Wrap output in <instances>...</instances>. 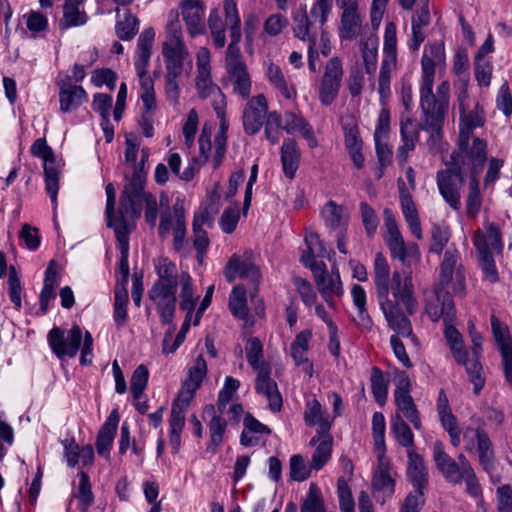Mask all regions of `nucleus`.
Masks as SVG:
<instances>
[{
	"label": "nucleus",
	"instance_id": "2f4dec72",
	"mask_svg": "<svg viewBox=\"0 0 512 512\" xmlns=\"http://www.w3.org/2000/svg\"><path fill=\"white\" fill-rule=\"evenodd\" d=\"M483 244L484 251L488 255L501 254L503 251V243L501 240V232L495 224H489L486 231L478 229L473 236V244L479 256L478 244Z\"/></svg>",
	"mask_w": 512,
	"mask_h": 512
},
{
	"label": "nucleus",
	"instance_id": "052dcab7",
	"mask_svg": "<svg viewBox=\"0 0 512 512\" xmlns=\"http://www.w3.org/2000/svg\"><path fill=\"white\" fill-rule=\"evenodd\" d=\"M321 215L326 226L333 230L342 228L348 221L344 208L333 201H329L323 207Z\"/></svg>",
	"mask_w": 512,
	"mask_h": 512
},
{
	"label": "nucleus",
	"instance_id": "774afa93",
	"mask_svg": "<svg viewBox=\"0 0 512 512\" xmlns=\"http://www.w3.org/2000/svg\"><path fill=\"white\" fill-rule=\"evenodd\" d=\"M301 512H326L322 492L314 483L310 484L309 490L302 501Z\"/></svg>",
	"mask_w": 512,
	"mask_h": 512
},
{
	"label": "nucleus",
	"instance_id": "c85d7f7f",
	"mask_svg": "<svg viewBox=\"0 0 512 512\" xmlns=\"http://www.w3.org/2000/svg\"><path fill=\"white\" fill-rule=\"evenodd\" d=\"M270 370L258 372L255 389L258 394L267 399L271 411L279 412L283 405L282 396L278 390L277 383L270 377Z\"/></svg>",
	"mask_w": 512,
	"mask_h": 512
},
{
	"label": "nucleus",
	"instance_id": "20e7f679",
	"mask_svg": "<svg viewBox=\"0 0 512 512\" xmlns=\"http://www.w3.org/2000/svg\"><path fill=\"white\" fill-rule=\"evenodd\" d=\"M450 85L442 81L436 89V97L425 99L420 97L421 117L417 129L431 132L427 143L430 149L436 150L442 138V127L449 107Z\"/></svg>",
	"mask_w": 512,
	"mask_h": 512
},
{
	"label": "nucleus",
	"instance_id": "ddd939ff",
	"mask_svg": "<svg viewBox=\"0 0 512 512\" xmlns=\"http://www.w3.org/2000/svg\"><path fill=\"white\" fill-rule=\"evenodd\" d=\"M30 151L33 156L43 160L45 189L49 195L52 204L57 202V193L59 189V171L55 166L53 151L44 138H38L31 145Z\"/></svg>",
	"mask_w": 512,
	"mask_h": 512
},
{
	"label": "nucleus",
	"instance_id": "7ed1b4c3",
	"mask_svg": "<svg viewBox=\"0 0 512 512\" xmlns=\"http://www.w3.org/2000/svg\"><path fill=\"white\" fill-rule=\"evenodd\" d=\"M433 460L437 469L447 482L453 485H466V492L473 498L482 495V488L477 479L476 473L464 454H459L457 461L448 455L441 442L433 445Z\"/></svg>",
	"mask_w": 512,
	"mask_h": 512
},
{
	"label": "nucleus",
	"instance_id": "c9c22d12",
	"mask_svg": "<svg viewBox=\"0 0 512 512\" xmlns=\"http://www.w3.org/2000/svg\"><path fill=\"white\" fill-rule=\"evenodd\" d=\"M400 135L402 144L397 149L396 159L400 165H404L409 158V153L415 149L419 141V131L412 119L407 118L401 121Z\"/></svg>",
	"mask_w": 512,
	"mask_h": 512
},
{
	"label": "nucleus",
	"instance_id": "f257e3e1",
	"mask_svg": "<svg viewBox=\"0 0 512 512\" xmlns=\"http://www.w3.org/2000/svg\"><path fill=\"white\" fill-rule=\"evenodd\" d=\"M458 259L457 250H446L440 268V288L435 290L433 299L428 300L425 307V312L432 321L443 318L444 322L448 323L454 319V302L449 289L455 294H462L465 289V275L457 265Z\"/></svg>",
	"mask_w": 512,
	"mask_h": 512
},
{
	"label": "nucleus",
	"instance_id": "0e129e2a",
	"mask_svg": "<svg viewBox=\"0 0 512 512\" xmlns=\"http://www.w3.org/2000/svg\"><path fill=\"white\" fill-rule=\"evenodd\" d=\"M129 302L126 287L116 286L114 291V313L113 318L117 328L125 325L128 319L127 305Z\"/></svg>",
	"mask_w": 512,
	"mask_h": 512
},
{
	"label": "nucleus",
	"instance_id": "338daca9",
	"mask_svg": "<svg viewBox=\"0 0 512 512\" xmlns=\"http://www.w3.org/2000/svg\"><path fill=\"white\" fill-rule=\"evenodd\" d=\"M229 308L235 317L246 319L248 316L246 289L243 285H237L232 289L229 296Z\"/></svg>",
	"mask_w": 512,
	"mask_h": 512
},
{
	"label": "nucleus",
	"instance_id": "5701e85b",
	"mask_svg": "<svg viewBox=\"0 0 512 512\" xmlns=\"http://www.w3.org/2000/svg\"><path fill=\"white\" fill-rule=\"evenodd\" d=\"M181 15L189 35L194 38L205 32V5L203 0H181Z\"/></svg>",
	"mask_w": 512,
	"mask_h": 512
},
{
	"label": "nucleus",
	"instance_id": "79ce46f5",
	"mask_svg": "<svg viewBox=\"0 0 512 512\" xmlns=\"http://www.w3.org/2000/svg\"><path fill=\"white\" fill-rule=\"evenodd\" d=\"M204 414L210 417V420L207 424L210 435V444L208 449H211L213 452H215L223 442L227 421L224 417H222V414L219 413L218 408L211 404L205 406Z\"/></svg>",
	"mask_w": 512,
	"mask_h": 512
},
{
	"label": "nucleus",
	"instance_id": "4468645a",
	"mask_svg": "<svg viewBox=\"0 0 512 512\" xmlns=\"http://www.w3.org/2000/svg\"><path fill=\"white\" fill-rule=\"evenodd\" d=\"M83 334L78 325L72 326L68 331L54 327L47 335L52 352L59 358H73L81 346Z\"/></svg>",
	"mask_w": 512,
	"mask_h": 512
},
{
	"label": "nucleus",
	"instance_id": "393cba45",
	"mask_svg": "<svg viewBox=\"0 0 512 512\" xmlns=\"http://www.w3.org/2000/svg\"><path fill=\"white\" fill-rule=\"evenodd\" d=\"M196 89L200 98L211 100L218 118L222 119L225 115V95L213 82L211 73L196 74Z\"/></svg>",
	"mask_w": 512,
	"mask_h": 512
},
{
	"label": "nucleus",
	"instance_id": "4d7b16f0",
	"mask_svg": "<svg viewBox=\"0 0 512 512\" xmlns=\"http://www.w3.org/2000/svg\"><path fill=\"white\" fill-rule=\"evenodd\" d=\"M391 431L402 447L414 449V435L409 425L404 421L402 416L398 413L391 419Z\"/></svg>",
	"mask_w": 512,
	"mask_h": 512
},
{
	"label": "nucleus",
	"instance_id": "a878e982",
	"mask_svg": "<svg viewBox=\"0 0 512 512\" xmlns=\"http://www.w3.org/2000/svg\"><path fill=\"white\" fill-rule=\"evenodd\" d=\"M303 418L307 426H318L317 434L310 440V445H315L332 426V420L323 414L322 406L315 398L306 402Z\"/></svg>",
	"mask_w": 512,
	"mask_h": 512
},
{
	"label": "nucleus",
	"instance_id": "cd10ccee",
	"mask_svg": "<svg viewBox=\"0 0 512 512\" xmlns=\"http://www.w3.org/2000/svg\"><path fill=\"white\" fill-rule=\"evenodd\" d=\"M311 339L312 332L310 330H303L296 335L290 346V354L295 364L302 367L303 372L306 373L309 378L313 376V364L307 357Z\"/></svg>",
	"mask_w": 512,
	"mask_h": 512
},
{
	"label": "nucleus",
	"instance_id": "1a4fd4ad",
	"mask_svg": "<svg viewBox=\"0 0 512 512\" xmlns=\"http://www.w3.org/2000/svg\"><path fill=\"white\" fill-rule=\"evenodd\" d=\"M223 275L229 283L240 278L253 284L256 289L261 280L260 268L255 263V256L251 250L232 254L224 267Z\"/></svg>",
	"mask_w": 512,
	"mask_h": 512
},
{
	"label": "nucleus",
	"instance_id": "412c9836",
	"mask_svg": "<svg viewBox=\"0 0 512 512\" xmlns=\"http://www.w3.org/2000/svg\"><path fill=\"white\" fill-rule=\"evenodd\" d=\"M207 374V363L203 355H198L189 368L188 377L182 384L177 399L173 402L182 407H189L195 392L200 388L204 378Z\"/></svg>",
	"mask_w": 512,
	"mask_h": 512
},
{
	"label": "nucleus",
	"instance_id": "69168bd1",
	"mask_svg": "<svg viewBox=\"0 0 512 512\" xmlns=\"http://www.w3.org/2000/svg\"><path fill=\"white\" fill-rule=\"evenodd\" d=\"M240 385V381L232 376H227L225 378L223 387L218 393L217 406H215L218 408L220 414H223L229 403L233 402Z\"/></svg>",
	"mask_w": 512,
	"mask_h": 512
},
{
	"label": "nucleus",
	"instance_id": "6e6d98bb",
	"mask_svg": "<svg viewBox=\"0 0 512 512\" xmlns=\"http://www.w3.org/2000/svg\"><path fill=\"white\" fill-rule=\"evenodd\" d=\"M360 50L367 74H373L377 67L378 37L369 35L360 41Z\"/></svg>",
	"mask_w": 512,
	"mask_h": 512
},
{
	"label": "nucleus",
	"instance_id": "6e6552de",
	"mask_svg": "<svg viewBox=\"0 0 512 512\" xmlns=\"http://www.w3.org/2000/svg\"><path fill=\"white\" fill-rule=\"evenodd\" d=\"M383 214L385 227L387 229L385 242L391 256L397 258L407 266L418 263L421 257L418 245L414 242L406 243L404 241L392 210L386 208Z\"/></svg>",
	"mask_w": 512,
	"mask_h": 512
},
{
	"label": "nucleus",
	"instance_id": "6ab92c4d",
	"mask_svg": "<svg viewBox=\"0 0 512 512\" xmlns=\"http://www.w3.org/2000/svg\"><path fill=\"white\" fill-rule=\"evenodd\" d=\"M342 13L338 27L339 37L343 40L352 41L362 31V17L358 11V0H339Z\"/></svg>",
	"mask_w": 512,
	"mask_h": 512
},
{
	"label": "nucleus",
	"instance_id": "680f3d73",
	"mask_svg": "<svg viewBox=\"0 0 512 512\" xmlns=\"http://www.w3.org/2000/svg\"><path fill=\"white\" fill-rule=\"evenodd\" d=\"M386 423L381 412H375L372 416V434L374 441V453L377 458L382 459L386 452L385 446Z\"/></svg>",
	"mask_w": 512,
	"mask_h": 512
},
{
	"label": "nucleus",
	"instance_id": "b1692460",
	"mask_svg": "<svg viewBox=\"0 0 512 512\" xmlns=\"http://www.w3.org/2000/svg\"><path fill=\"white\" fill-rule=\"evenodd\" d=\"M378 467L372 479V490L377 502L384 504L391 498L395 491V481L390 474L389 461L383 455L382 459L377 458Z\"/></svg>",
	"mask_w": 512,
	"mask_h": 512
},
{
	"label": "nucleus",
	"instance_id": "423d86ee",
	"mask_svg": "<svg viewBox=\"0 0 512 512\" xmlns=\"http://www.w3.org/2000/svg\"><path fill=\"white\" fill-rule=\"evenodd\" d=\"M146 175L142 169H135L127 179L120 197L119 220L113 223L116 227L127 226L134 229L135 221L141 215L142 199L149 194L144 191Z\"/></svg>",
	"mask_w": 512,
	"mask_h": 512
},
{
	"label": "nucleus",
	"instance_id": "e433bc0d",
	"mask_svg": "<svg viewBox=\"0 0 512 512\" xmlns=\"http://www.w3.org/2000/svg\"><path fill=\"white\" fill-rule=\"evenodd\" d=\"M373 279L377 301L390 298V267L382 253H377L373 265Z\"/></svg>",
	"mask_w": 512,
	"mask_h": 512
},
{
	"label": "nucleus",
	"instance_id": "f8f14e48",
	"mask_svg": "<svg viewBox=\"0 0 512 512\" xmlns=\"http://www.w3.org/2000/svg\"><path fill=\"white\" fill-rule=\"evenodd\" d=\"M389 287L392 295L390 301H397L398 305L405 307L408 315H413L418 309V301L411 269L394 270Z\"/></svg>",
	"mask_w": 512,
	"mask_h": 512
},
{
	"label": "nucleus",
	"instance_id": "9d476101",
	"mask_svg": "<svg viewBox=\"0 0 512 512\" xmlns=\"http://www.w3.org/2000/svg\"><path fill=\"white\" fill-rule=\"evenodd\" d=\"M445 64V47L442 42H434L425 47L421 58L420 97L425 100L436 97L433 93L434 77L437 67Z\"/></svg>",
	"mask_w": 512,
	"mask_h": 512
},
{
	"label": "nucleus",
	"instance_id": "0eeeda50",
	"mask_svg": "<svg viewBox=\"0 0 512 512\" xmlns=\"http://www.w3.org/2000/svg\"><path fill=\"white\" fill-rule=\"evenodd\" d=\"M488 143L479 136L458 137L457 151L451 153L447 162L460 169L467 168L470 176L479 175L488 160Z\"/></svg>",
	"mask_w": 512,
	"mask_h": 512
},
{
	"label": "nucleus",
	"instance_id": "4c0bfd02",
	"mask_svg": "<svg viewBox=\"0 0 512 512\" xmlns=\"http://www.w3.org/2000/svg\"><path fill=\"white\" fill-rule=\"evenodd\" d=\"M179 288V307L186 315L194 317V310L200 295L195 293V287L192 277L187 272H182L179 275L178 283Z\"/></svg>",
	"mask_w": 512,
	"mask_h": 512
},
{
	"label": "nucleus",
	"instance_id": "a18cd8bd",
	"mask_svg": "<svg viewBox=\"0 0 512 512\" xmlns=\"http://www.w3.org/2000/svg\"><path fill=\"white\" fill-rule=\"evenodd\" d=\"M188 407H182L179 404H172L171 414L169 418V444L172 453L176 454L181 446V433L185 426V413Z\"/></svg>",
	"mask_w": 512,
	"mask_h": 512
},
{
	"label": "nucleus",
	"instance_id": "c756f323",
	"mask_svg": "<svg viewBox=\"0 0 512 512\" xmlns=\"http://www.w3.org/2000/svg\"><path fill=\"white\" fill-rule=\"evenodd\" d=\"M399 186V199L403 216L412 232L417 239H422V229L418 216L416 205L412 199L411 194L405 186L402 179L398 180Z\"/></svg>",
	"mask_w": 512,
	"mask_h": 512
},
{
	"label": "nucleus",
	"instance_id": "aec40b11",
	"mask_svg": "<svg viewBox=\"0 0 512 512\" xmlns=\"http://www.w3.org/2000/svg\"><path fill=\"white\" fill-rule=\"evenodd\" d=\"M246 100L242 114L243 127L247 134L254 135L260 131L268 115V102L264 94L249 96Z\"/></svg>",
	"mask_w": 512,
	"mask_h": 512
},
{
	"label": "nucleus",
	"instance_id": "e2e57ef3",
	"mask_svg": "<svg viewBox=\"0 0 512 512\" xmlns=\"http://www.w3.org/2000/svg\"><path fill=\"white\" fill-rule=\"evenodd\" d=\"M482 207L480 182L478 175L469 176L468 195L466 199V213L468 217L475 218Z\"/></svg>",
	"mask_w": 512,
	"mask_h": 512
},
{
	"label": "nucleus",
	"instance_id": "72a5a7b5",
	"mask_svg": "<svg viewBox=\"0 0 512 512\" xmlns=\"http://www.w3.org/2000/svg\"><path fill=\"white\" fill-rule=\"evenodd\" d=\"M453 357L459 365H464L469 375L470 381L473 384L475 394H479L484 387L485 380L482 377V365L478 359L468 360V353L463 348V345L453 347L450 349Z\"/></svg>",
	"mask_w": 512,
	"mask_h": 512
},
{
	"label": "nucleus",
	"instance_id": "864d4df0",
	"mask_svg": "<svg viewBox=\"0 0 512 512\" xmlns=\"http://www.w3.org/2000/svg\"><path fill=\"white\" fill-rule=\"evenodd\" d=\"M292 18L294 36L302 41H308L309 44H311V40L317 43V35L313 31V22L308 18L306 9L303 8L294 13Z\"/></svg>",
	"mask_w": 512,
	"mask_h": 512
},
{
	"label": "nucleus",
	"instance_id": "a19ab883",
	"mask_svg": "<svg viewBox=\"0 0 512 512\" xmlns=\"http://www.w3.org/2000/svg\"><path fill=\"white\" fill-rule=\"evenodd\" d=\"M283 130L291 135L299 133L304 139L307 140L310 148H315L318 145V141L315 137L313 128L299 114L286 112L284 114Z\"/></svg>",
	"mask_w": 512,
	"mask_h": 512
},
{
	"label": "nucleus",
	"instance_id": "9b49d317",
	"mask_svg": "<svg viewBox=\"0 0 512 512\" xmlns=\"http://www.w3.org/2000/svg\"><path fill=\"white\" fill-rule=\"evenodd\" d=\"M446 169L436 174V183L444 201L454 210L461 209V188L464 183L463 170L449 162H445Z\"/></svg>",
	"mask_w": 512,
	"mask_h": 512
},
{
	"label": "nucleus",
	"instance_id": "bf43d9fd",
	"mask_svg": "<svg viewBox=\"0 0 512 512\" xmlns=\"http://www.w3.org/2000/svg\"><path fill=\"white\" fill-rule=\"evenodd\" d=\"M316 449L311 458V468L313 470H320L331 458L333 440L331 436L326 433L323 434L321 439L316 442Z\"/></svg>",
	"mask_w": 512,
	"mask_h": 512
},
{
	"label": "nucleus",
	"instance_id": "5fc2aeb1",
	"mask_svg": "<svg viewBox=\"0 0 512 512\" xmlns=\"http://www.w3.org/2000/svg\"><path fill=\"white\" fill-rule=\"evenodd\" d=\"M74 498L78 500V506L82 512H87L89 507L94 503L92 485L89 475L86 472L79 473V484L76 490L72 493L70 502Z\"/></svg>",
	"mask_w": 512,
	"mask_h": 512
},
{
	"label": "nucleus",
	"instance_id": "2eb2a0df",
	"mask_svg": "<svg viewBox=\"0 0 512 512\" xmlns=\"http://www.w3.org/2000/svg\"><path fill=\"white\" fill-rule=\"evenodd\" d=\"M344 75L340 58L333 57L326 62L324 73L318 86L319 101L324 106L331 105L338 97Z\"/></svg>",
	"mask_w": 512,
	"mask_h": 512
},
{
	"label": "nucleus",
	"instance_id": "f704fd0d",
	"mask_svg": "<svg viewBox=\"0 0 512 512\" xmlns=\"http://www.w3.org/2000/svg\"><path fill=\"white\" fill-rule=\"evenodd\" d=\"M315 282L327 306L330 309H336L334 297L343 294V286L338 269L333 267L330 274H326Z\"/></svg>",
	"mask_w": 512,
	"mask_h": 512
},
{
	"label": "nucleus",
	"instance_id": "09e8293b",
	"mask_svg": "<svg viewBox=\"0 0 512 512\" xmlns=\"http://www.w3.org/2000/svg\"><path fill=\"white\" fill-rule=\"evenodd\" d=\"M127 226L115 227V236L119 242V248L121 251V259L118 263V272L121 274V282L116 286L125 287L129 279V264H128V252H129V234L133 229L126 228Z\"/></svg>",
	"mask_w": 512,
	"mask_h": 512
},
{
	"label": "nucleus",
	"instance_id": "49530a36",
	"mask_svg": "<svg viewBox=\"0 0 512 512\" xmlns=\"http://www.w3.org/2000/svg\"><path fill=\"white\" fill-rule=\"evenodd\" d=\"M300 158L301 152L298 148L297 142L291 138L284 140L281 146V162L283 172L287 178H294L295 173L299 168Z\"/></svg>",
	"mask_w": 512,
	"mask_h": 512
},
{
	"label": "nucleus",
	"instance_id": "a211bd4d",
	"mask_svg": "<svg viewBox=\"0 0 512 512\" xmlns=\"http://www.w3.org/2000/svg\"><path fill=\"white\" fill-rule=\"evenodd\" d=\"M411 391V381L406 374H402L398 377L396 388L394 390V400L397 409L402 413V418H406L416 430H420L421 419L419 411L414 403Z\"/></svg>",
	"mask_w": 512,
	"mask_h": 512
},
{
	"label": "nucleus",
	"instance_id": "f03ea898",
	"mask_svg": "<svg viewBox=\"0 0 512 512\" xmlns=\"http://www.w3.org/2000/svg\"><path fill=\"white\" fill-rule=\"evenodd\" d=\"M433 460L437 469L447 482L453 485H466V492L473 498L482 495V488L477 479L476 473L464 454H459L457 461L448 455L441 442L433 445Z\"/></svg>",
	"mask_w": 512,
	"mask_h": 512
},
{
	"label": "nucleus",
	"instance_id": "f3484780",
	"mask_svg": "<svg viewBox=\"0 0 512 512\" xmlns=\"http://www.w3.org/2000/svg\"><path fill=\"white\" fill-rule=\"evenodd\" d=\"M378 303L389 328L395 332L394 335L407 337L415 346H419V340L413 333L411 322L404 315L397 301H390V298H387Z\"/></svg>",
	"mask_w": 512,
	"mask_h": 512
},
{
	"label": "nucleus",
	"instance_id": "bb28decb",
	"mask_svg": "<svg viewBox=\"0 0 512 512\" xmlns=\"http://www.w3.org/2000/svg\"><path fill=\"white\" fill-rule=\"evenodd\" d=\"M154 39L155 31L152 28H147L140 34L137 40L134 66L140 81L145 78H151L147 75V67L150 63Z\"/></svg>",
	"mask_w": 512,
	"mask_h": 512
},
{
	"label": "nucleus",
	"instance_id": "c03bdc74",
	"mask_svg": "<svg viewBox=\"0 0 512 512\" xmlns=\"http://www.w3.org/2000/svg\"><path fill=\"white\" fill-rule=\"evenodd\" d=\"M83 0H66L63 5V16L59 21V28L67 30L71 27L86 24L88 16L82 7Z\"/></svg>",
	"mask_w": 512,
	"mask_h": 512
},
{
	"label": "nucleus",
	"instance_id": "58836bf2",
	"mask_svg": "<svg viewBox=\"0 0 512 512\" xmlns=\"http://www.w3.org/2000/svg\"><path fill=\"white\" fill-rule=\"evenodd\" d=\"M430 14L427 8L418 9L411 19V34L408 40L410 50L416 52L427 37Z\"/></svg>",
	"mask_w": 512,
	"mask_h": 512
},
{
	"label": "nucleus",
	"instance_id": "13d9d810",
	"mask_svg": "<svg viewBox=\"0 0 512 512\" xmlns=\"http://www.w3.org/2000/svg\"><path fill=\"white\" fill-rule=\"evenodd\" d=\"M155 270L158 280L154 284H162L168 287H175L178 283L176 265L168 258H159L155 261Z\"/></svg>",
	"mask_w": 512,
	"mask_h": 512
},
{
	"label": "nucleus",
	"instance_id": "39448f33",
	"mask_svg": "<svg viewBox=\"0 0 512 512\" xmlns=\"http://www.w3.org/2000/svg\"><path fill=\"white\" fill-rule=\"evenodd\" d=\"M162 55L166 72L183 74L184 62L189 57V51L184 42L179 15L174 11H171L168 16Z\"/></svg>",
	"mask_w": 512,
	"mask_h": 512
},
{
	"label": "nucleus",
	"instance_id": "ea45409f",
	"mask_svg": "<svg viewBox=\"0 0 512 512\" xmlns=\"http://www.w3.org/2000/svg\"><path fill=\"white\" fill-rule=\"evenodd\" d=\"M407 476L415 490L423 491L428 484V471L424 460L414 449L407 450Z\"/></svg>",
	"mask_w": 512,
	"mask_h": 512
},
{
	"label": "nucleus",
	"instance_id": "603ef678",
	"mask_svg": "<svg viewBox=\"0 0 512 512\" xmlns=\"http://www.w3.org/2000/svg\"><path fill=\"white\" fill-rule=\"evenodd\" d=\"M245 354L249 365L257 372L270 369V364L264 359L263 344L257 337L247 339Z\"/></svg>",
	"mask_w": 512,
	"mask_h": 512
},
{
	"label": "nucleus",
	"instance_id": "473e14b6",
	"mask_svg": "<svg viewBox=\"0 0 512 512\" xmlns=\"http://www.w3.org/2000/svg\"><path fill=\"white\" fill-rule=\"evenodd\" d=\"M60 110L64 113L76 110L87 101V93L81 86L58 81Z\"/></svg>",
	"mask_w": 512,
	"mask_h": 512
},
{
	"label": "nucleus",
	"instance_id": "dca6fc26",
	"mask_svg": "<svg viewBox=\"0 0 512 512\" xmlns=\"http://www.w3.org/2000/svg\"><path fill=\"white\" fill-rule=\"evenodd\" d=\"M225 81L232 87V93L242 99H248L251 94L252 80L248 67L241 57H225Z\"/></svg>",
	"mask_w": 512,
	"mask_h": 512
},
{
	"label": "nucleus",
	"instance_id": "3c124183",
	"mask_svg": "<svg viewBox=\"0 0 512 512\" xmlns=\"http://www.w3.org/2000/svg\"><path fill=\"white\" fill-rule=\"evenodd\" d=\"M466 91L459 96V101L462 103L466 98ZM485 118L483 113L478 109H475L467 114L464 113V108L461 106V116L459 123V135L458 137L466 136H477L475 129L480 128L484 125Z\"/></svg>",
	"mask_w": 512,
	"mask_h": 512
},
{
	"label": "nucleus",
	"instance_id": "7c9ffc66",
	"mask_svg": "<svg viewBox=\"0 0 512 512\" xmlns=\"http://www.w3.org/2000/svg\"><path fill=\"white\" fill-rule=\"evenodd\" d=\"M226 23L229 26L231 42L228 45L225 57H241L242 53L238 43L241 39L240 18L236 4L233 0H224Z\"/></svg>",
	"mask_w": 512,
	"mask_h": 512
},
{
	"label": "nucleus",
	"instance_id": "de8ad7c7",
	"mask_svg": "<svg viewBox=\"0 0 512 512\" xmlns=\"http://www.w3.org/2000/svg\"><path fill=\"white\" fill-rule=\"evenodd\" d=\"M266 76L270 85H272L281 96L290 101L296 100V88L287 81L279 66L270 63L267 67Z\"/></svg>",
	"mask_w": 512,
	"mask_h": 512
},
{
	"label": "nucleus",
	"instance_id": "37998d69",
	"mask_svg": "<svg viewBox=\"0 0 512 512\" xmlns=\"http://www.w3.org/2000/svg\"><path fill=\"white\" fill-rule=\"evenodd\" d=\"M119 423V414L117 410H113L105 423L99 430L96 439L97 453L103 457H109L110 448L112 446Z\"/></svg>",
	"mask_w": 512,
	"mask_h": 512
},
{
	"label": "nucleus",
	"instance_id": "4be33fe9",
	"mask_svg": "<svg viewBox=\"0 0 512 512\" xmlns=\"http://www.w3.org/2000/svg\"><path fill=\"white\" fill-rule=\"evenodd\" d=\"M149 298L156 306L161 322L170 324L176 310L175 287L153 284L149 291Z\"/></svg>",
	"mask_w": 512,
	"mask_h": 512
},
{
	"label": "nucleus",
	"instance_id": "8fccbe9b",
	"mask_svg": "<svg viewBox=\"0 0 512 512\" xmlns=\"http://www.w3.org/2000/svg\"><path fill=\"white\" fill-rule=\"evenodd\" d=\"M244 429L240 436V443L243 446L251 447L258 444V435L270 434L271 430L259 422L251 414H246L243 420Z\"/></svg>",
	"mask_w": 512,
	"mask_h": 512
}]
</instances>
